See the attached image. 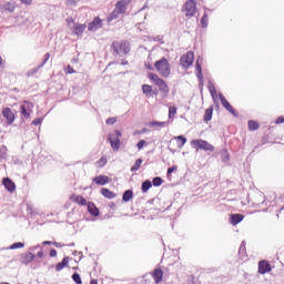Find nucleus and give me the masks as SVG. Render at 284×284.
<instances>
[{
    "mask_svg": "<svg viewBox=\"0 0 284 284\" xmlns=\"http://www.w3.org/2000/svg\"><path fill=\"white\" fill-rule=\"evenodd\" d=\"M148 78L150 79V81H152V83H154V85H156V88H159L162 94V99H168V97H170V85H168V82H165V80L159 77V74L152 72L148 74Z\"/></svg>",
    "mask_w": 284,
    "mask_h": 284,
    "instance_id": "obj_1",
    "label": "nucleus"
},
{
    "mask_svg": "<svg viewBox=\"0 0 284 284\" xmlns=\"http://www.w3.org/2000/svg\"><path fill=\"white\" fill-rule=\"evenodd\" d=\"M154 68L160 74V77H163L164 79H168L172 74V67L170 65V61L168 58H162L154 62Z\"/></svg>",
    "mask_w": 284,
    "mask_h": 284,
    "instance_id": "obj_2",
    "label": "nucleus"
},
{
    "mask_svg": "<svg viewBox=\"0 0 284 284\" xmlns=\"http://www.w3.org/2000/svg\"><path fill=\"white\" fill-rule=\"evenodd\" d=\"M130 3H132V0H119L115 3L114 10L109 17V21H114V19H119V17L125 14V12H128V6H130Z\"/></svg>",
    "mask_w": 284,
    "mask_h": 284,
    "instance_id": "obj_3",
    "label": "nucleus"
},
{
    "mask_svg": "<svg viewBox=\"0 0 284 284\" xmlns=\"http://www.w3.org/2000/svg\"><path fill=\"white\" fill-rule=\"evenodd\" d=\"M111 48L115 54H121L123 57L130 54V42L125 40L113 42Z\"/></svg>",
    "mask_w": 284,
    "mask_h": 284,
    "instance_id": "obj_4",
    "label": "nucleus"
},
{
    "mask_svg": "<svg viewBox=\"0 0 284 284\" xmlns=\"http://www.w3.org/2000/svg\"><path fill=\"white\" fill-rule=\"evenodd\" d=\"M191 146L194 148V150H204V152H214V145H212L210 142L203 140V139H196L192 140Z\"/></svg>",
    "mask_w": 284,
    "mask_h": 284,
    "instance_id": "obj_5",
    "label": "nucleus"
},
{
    "mask_svg": "<svg viewBox=\"0 0 284 284\" xmlns=\"http://www.w3.org/2000/svg\"><path fill=\"white\" fill-rule=\"evenodd\" d=\"M182 12H185L187 19H192L196 14V1L187 0L183 6Z\"/></svg>",
    "mask_w": 284,
    "mask_h": 284,
    "instance_id": "obj_6",
    "label": "nucleus"
},
{
    "mask_svg": "<svg viewBox=\"0 0 284 284\" xmlns=\"http://www.w3.org/2000/svg\"><path fill=\"white\" fill-rule=\"evenodd\" d=\"M121 136L122 134L120 131H114V133L110 135L109 141L113 152H119V150H121Z\"/></svg>",
    "mask_w": 284,
    "mask_h": 284,
    "instance_id": "obj_7",
    "label": "nucleus"
},
{
    "mask_svg": "<svg viewBox=\"0 0 284 284\" xmlns=\"http://www.w3.org/2000/svg\"><path fill=\"white\" fill-rule=\"evenodd\" d=\"M220 101L223 108L227 110V112H230L233 116H239V111H236V109L232 106V104L230 103V101H227V99H225V95H223V93H220Z\"/></svg>",
    "mask_w": 284,
    "mask_h": 284,
    "instance_id": "obj_8",
    "label": "nucleus"
},
{
    "mask_svg": "<svg viewBox=\"0 0 284 284\" xmlns=\"http://www.w3.org/2000/svg\"><path fill=\"white\" fill-rule=\"evenodd\" d=\"M180 63L182 68H190L192 63H194V52L189 51L186 54L182 55L180 59Z\"/></svg>",
    "mask_w": 284,
    "mask_h": 284,
    "instance_id": "obj_9",
    "label": "nucleus"
},
{
    "mask_svg": "<svg viewBox=\"0 0 284 284\" xmlns=\"http://www.w3.org/2000/svg\"><path fill=\"white\" fill-rule=\"evenodd\" d=\"M34 108V104L30 101H24V104H21L20 112L24 119H30V110Z\"/></svg>",
    "mask_w": 284,
    "mask_h": 284,
    "instance_id": "obj_10",
    "label": "nucleus"
},
{
    "mask_svg": "<svg viewBox=\"0 0 284 284\" xmlns=\"http://www.w3.org/2000/svg\"><path fill=\"white\" fill-rule=\"evenodd\" d=\"M100 28H103V20L99 17L94 18L93 21L88 24L89 32H97Z\"/></svg>",
    "mask_w": 284,
    "mask_h": 284,
    "instance_id": "obj_11",
    "label": "nucleus"
},
{
    "mask_svg": "<svg viewBox=\"0 0 284 284\" xmlns=\"http://www.w3.org/2000/svg\"><path fill=\"white\" fill-rule=\"evenodd\" d=\"M2 116L7 120V125H12L14 123V113H12L11 108L3 109Z\"/></svg>",
    "mask_w": 284,
    "mask_h": 284,
    "instance_id": "obj_12",
    "label": "nucleus"
},
{
    "mask_svg": "<svg viewBox=\"0 0 284 284\" xmlns=\"http://www.w3.org/2000/svg\"><path fill=\"white\" fill-rule=\"evenodd\" d=\"M267 272H272V265L270 262L262 260L258 262V274H267Z\"/></svg>",
    "mask_w": 284,
    "mask_h": 284,
    "instance_id": "obj_13",
    "label": "nucleus"
},
{
    "mask_svg": "<svg viewBox=\"0 0 284 284\" xmlns=\"http://www.w3.org/2000/svg\"><path fill=\"white\" fill-rule=\"evenodd\" d=\"M151 276L154 281V283H163V270L161 268H155L152 273Z\"/></svg>",
    "mask_w": 284,
    "mask_h": 284,
    "instance_id": "obj_14",
    "label": "nucleus"
},
{
    "mask_svg": "<svg viewBox=\"0 0 284 284\" xmlns=\"http://www.w3.org/2000/svg\"><path fill=\"white\" fill-rule=\"evenodd\" d=\"M34 254L31 253V252H28V253H24L21 255L20 257V262L23 264V265H28L30 263H32L34 261Z\"/></svg>",
    "mask_w": 284,
    "mask_h": 284,
    "instance_id": "obj_15",
    "label": "nucleus"
},
{
    "mask_svg": "<svg viewBox=\"0 0 284 284\" xmlns=\"http://www.w3.org/2000/svg\"><path fill=\"white\" fill-rule=\"evenodd\" d=\"M17 6H14V2H6L4 4L0 6V12H7L12 13L14 12Z\"/></svg>",
    "mask_w": 284,
    "mask_h": 284,
    "instance_id": "obj_16",
    "label": "nucleus"
},
{
    "mask_svg": "<svg viewBox=\"0 0 284 284\" xmlns=\"http://www.w3.org/2000/svg\"><path fill=\"white\" fill-rule=\"evenodd\" d=\"M2 183L8 192H14V190H17V185L10 180V178H4Z\"/></svg>",
    "mask_w": 284,
    "mask_h": 284,
    "instance_id": "obj_17",
    "label": "nucleus"
},
{
    "mask_svg": "<svg viewBox=\"0 0 284 284\" xmlns=\"http://www.w3.org/2000/svg\"><path fill=\"white\" fill-rule=\"evenodd\" d=\"M83 32H85V24L75 23L73 28V34H75V37H82Z\"/></svg>",
    "mask_w": 284,
    "mask_h": 284,
    "instance_id": "obj_18",
    "label": "nucleus"
},
{
    "mask_svg": "<svg viewBox=\"0 0 284 284\" xmlns=\"http://www.w3.org/2000/svg\"><path fill=\"white\" fill-rule=\"evenodd\" d=\"M88 212L91 214V216H99L100 214L99 207H97V205H94L92 202L88 203Z\"/></svg>",
    "mask_w": 284,
    "mask_h": 284,
    "instance_id": "obj_19",
    "label": "nucleus"
},
{
    "mask_svg": "<svg viewBox=\"0 0 284 284\" xmlns=\"http://www.w3.org/2000/svg\"><path fill=\"white\" fill-rule=\"evenodd\" d=\"M70 257H63V260L55 265V272H61L64 267H68Z\"/></svg>",
    "mask_w": 284,
    "mask_h": 284,
    "instance_id": "obj_20",
    "label": "nucleus"
},
{
    "mask_svg": "<svg viewBox=\"0 0 284 284\" xmlns=\"http://www.w3.org/2000/svg\"><path fill=\"white\" fill-rule=\"evenodd\" d=\"M93 183H95V185H105L108 184V176L105 175H99L93 178Z\"/></svg>",
    "mask_w": 284,
    "mask_h": 284,
    "instance_id": "obj_21",
    "label": "nucleus"
},
{
    "mask_svg": "<svg viewBox=\"0 0 284 284\" xmlns=\"http://www.w3.org/2000/svg\"><path fill=\"white\" fill-rule=\"evenodd\" d=\"M245 219V216L243 214H233L231 216V224L232 225H239V223H241V221H243Z\"/></svg>",
    "mask_w": 284,
    "mask_h": 284,
    "instance_id": "obj_22",
    "label": "nucleus"
},
{
    "mask_svg": "<svg viewBox=\"0 0 284 284\" xmlns=\"http://www.w3.org/2000/svg\"><path fill=\"white\" fill-rule=\"evenodd\" d=\"M70 199L73 201V203H78V205H88V200H85V197L82 195L72 196Z\"/></svg>",
    "mask_w": 284,
    "mask_h": 284,
    "instance_id": "obj_23",
    "label": "nucleus"
},
{
    "mask_svg": "<svg viewBox=\"0 0 284 284\" xmlns=\"http://www.w3.org/2000/svg\"><path fill=\"white\" fill-rule=\"evenodd\" d=\"M212 114H214V105L205 110L204 121H212Z\"/></svg>",
    "mask_w": 284,
    "mask_h": 284,
    "instance_id": "obj_24",
    "label": "nucleus"
},
{
    "mask_svg": "<svg viewBox=\"0 0 284 284\" xmlns=\"http://www.w3.org/2000/svg\"><path fill=\"white\" fill-rule=\"evenodd\" d=\"M261 128V124H258V122L250 120L248 121V130L250 132H256V130H258Z\"/></svg>",
    "mask_w": 284,
    "mask_h": 284,
    "instance_id": "obj_25",
    "label": "nucleus"
},
{
    "mask_svg": "<svg viewBox=\"0 0 284 284\" xmlns=\"http://www.w3.org/2000/svg\"><path fill=\"white\" fill-rule=\"evenodd\" d=\"M174 139H175V141H178L179 149L183 148V145H185V143H187V139L183 135L175 136Z\"/></svg>",
    "mask_w": 284,
    "mask_h": 284,
    "instance_id": "obj_26",
    "label": "nucleus"
},
{
    "mask_svg": "<svg viewBox=\"0 0 284 284\" xmlns=\"http://www.w3.org/2000/svg\"><path fill=\"white\" fill-rule=\"evenodd\" d=\"M8 159V148L6 145H2L0 148V161Z\"/></svg>",
    "mask_w": 284,
    "mask_h": 284,
    "instance_id": "obj_27",
    "label": "nucleus"
},
{
    "mask_svg": "<svg viewBox=\"0 0 284 284\" xmlns=\"http://www.w3.org/2000/svg\"><path fill=\"white\" fill-rule=\"evenodd\" d=\"M142 164H143V160L142 159H138L135 161V163L133 164V166L131 168V172H139V170L141 169Z\"/></svg>",
    "mask_w": 284,
    "mask_h": 284,
    "instance_id": "obj_28",
    "label": "nucleus"
},
{
    "mask_svg": "<svg viewBox=\"0 0 284 284\" xmlns=\"http://www.w3.org/2000/svg\"><path fill=\"white\" fill-rule=\"evenodd\" d=\"M152 187V182L150 180H146L142 183V192L145 194Z\"/></svg>",
    "mask_w": 284,
    "mask_h": 284,
    "instance_id": "obj_29",
    "label": "nucleus"
},
{
    "mask_svg": "<svg viewBox=\"0 0 284 284\" xmlns=\"http://www.w3.org/2000/svg\"><path fill=\"white\" fill-rule=\"evenodd\" d=\"M132 196H133L132 191L128 190V191H125L123 193V197L122 199H123L124 203H128V202L132 201Z\"/></svg>",
    "mask_w": 284,
    "mask_h": 284,
    "instance_id": "obj_30",
    "label": "nucleus"
},
{
    "mask_svg": "<svg viewBox=\"0 0 284 284\" xmlns=\"http://www.w3.org/2000/svg\"><path fill=\"white\" fill-rule=\"evenodd\" d=\"M41 68H43L41 64H38L36 68L30 69L27 72V77H34V74H37V72H39V70H41Z\"/></svg>",
    "mask_w": 284,
    "mask_h": 284,
    "instance_id": "obj_31",
    "label": "nucleus"
},
{
    "mask_svg": "<svg viewBox=\"0 0 284 284\" xmlns=\"http://www.w3.org/2000/svg\"><path fill=\"white\" fill-rule=\"evenodd\" d=\"M166 122L152 121L150 122V128H165Z\"/></svg>",
    "mask_w": 284,
    "mask_h": 284,
    "instance_id": "obj_32",
    "label": "nucleus"
},
{
    "mask_svg": "<svg viewBox=\"0 0 284 284\" xmlns=\"http://www.w3.org/2000/svg\"><path fill=\"white\" fill-rule=\"evenodd\" d=\"M142 92H143V94H152V85L143 84L142 85Z\"/></svg>",
    "mask_w": 284,
    "mask_h": 284,
    "instance_id": "obj_33",
    "label": "nucleus"
},
{
    "mask_svg": "<svg viewBox=\"0 0 284 284\" xmlns=\"http://www.w3.org/2000/svg\"><path fill=\"white\" fill-rule=\"evenodd\" d=\"M21 247H26L23 242H16L10 246V250H21Z\"/></svg>",
    "mask_w": 284,
    "mask_h": 284,
    "instance_id": "obj_34",
    "label": "nucleus"
},
{
    "mask_svg": "<svg viewBox=\"0 0 284 284\" xmlns=\"http://www.w3.org/2000/svg\"><path fill=\"white\" fill-rule=\"evenodd\" d=\"M72 281H74L75 284H83V281L81 280V275L79 273H73Z\"/></svg>",
    "mask_w": 284,
    "mask_h": 284,
    "instance_id": "obj_35",
    "label": "nucleus"
},
{
    "mask_svg": "<svg viewBox=\"0 0 284 284\" xmlns=\"http://www.w3.org/2000/svg\"><path fill=\"white\" fill-rule=\"evenodd\" d=\"M153 185H154V187H159V186L163 185V179H161L159 176L154 178Z\"/></svg>",
    "mask_w": 284,
    "mask_h": 284,
    "instance_id": "obj_36",
    "label": "nucleus"
},
{
    "mask_svg": "<svg viewBox=\"0 0 284 284\" xmlns=\"http://www.w3.org/2000/svg\"><path fill=\"white\" fill-rule=\"evenodd\" d=\"M176 114V106H170L169 108V119H174Z\"/></svg>",
    "mask_w": 284,
    "mask_h": 284,
    "instance_id": "obj_37",
    "label": "nucleus"
},
{
    "mask_svg": "<svg viewBox=\"0 0 284 284\" xmlns=\"http://www.w3.org/2000/svg\"><path fill=\"white\" fill-rule=\"evenodd\" d=\"M201 26L202 28H207V13H204L201 19Z\"/></svg>",
    "mask_w": 284,
    "mask_h": 284,
    "instance_id": "obj_38",
    "label": "nucleus"
},
{
    "mask_svg": "<svg viewBox=\"0 0 284 284\" xmlns=\"http://www.w3.org/2000/svg\"><path fill=\"white\" fill-rule=\"evenodd\" d=\"M97 163H98V168H103V165L108 163V159L105 156H102L100 161H98Z\"/></svg>",
    "mask_w": 284,
    "mask_h": 284,
    "instance_id": "obj_39",
    "label": "nucleus"
},
{
    "mask_svg": "<svg viewBox=\"0 0 284 284\" xmlns=\"http://www.w3.org/2000/svg\"><path fill=\"white\" fill-rule=\"evenodd\" d=\"M48 61H50V53L44 54V58H43L42 62L40 63V65L43 68V65H45L48 63Z\"/></svg>",
    "mask_w": 284,
    "mask_h": 284,
    "instance_id": "obj_40",
    "label": "nucleus"
},
{
    "mask_svg": "<svg viewBox=\"0 0 284 284\" xmlns=\"http://www.w3.org/2000/svg\"><path fill=\"white\" fill-rule=\"evenodd\" d=\"M209 91L211 92V95L213 97V99L216 97V88H214L213 84H211L209 87Z\"/></svg>",
    "mask_w": 284,
    "mask_h": 284,
    "instance_id": "obj_41",
    "label": "nucleus"
},
{
    "mask_svg": "<svg viewBox=\"0 0 284 284\" xmlns=\"http://www.w3.org/2000/svg\"><path fill=\"white\" fill-rule=\"evenodd\" d=\"M148 142H145V140H141L138 144L136 148L138 150H143V148H145Z\"/></svg>",
    "mask_w": 284,
    "mask_h": 284,
    "instance_id": "obj_42",
    "label": "nucleus"
},
{
    "mask_svg": "<svg viewBox=\"0 0 284 284\" xmlns=\"http://www.w3.org/2000/svg\"><path fill=\"white\" fill-rule=\"evenodd\" d=\"M65 72H67V74H74V72H77V71L71 65H68L65 69Z\"/></svg>",
    "mask_w": 284,
    "mask_h": 284,
    "instance_id": "obj_43",
    "label": "nucleus"
},
{
    "mask_svg": "<svg viewBox=\"0 0 284 284\" xmlns=\"http://www.w3.org/2000/svg\"><path fill=\"white\" fill-rule=\"evenodd\" d=\"M42 121L43 120L41 118H37L32 121V125H41Z\"/></svg>",
    "mask_w": 284,
    "mask_h": 284,
    "instance_id": "obj_44",
    "label": "nucleus"
},
{
    "mask_svg": "<svg viewBox=\"0 0 284 284\" xmlns=\"http://www.w3.org/2000/svg\"><path fill=\"white\" fill-rule=\"evenodd\" d=\"M178 169H179V168H178L176 165L169 168V169H168V174L170 175V174H172L173 172H176Z\"/></svg>",
    "mask_w": 284,
    "mask_h": 284,
    "instance_id": "obj_45",
    "label": "nucleus"
},
{
    "mask_svg": "<svg viewBox=\"0 0 284 284\" xmlns=\"http://www.w3.org/2000/svg\"><path fill=\"white\" fill-rule=\"evenodd\" d=\"M101 194H102V196H104V199H108V189L103 187L101 190Z\"/></svg>",
    "mask_w": 284,
    "mask_h": 284,
    "instance_id": "obj_46",
    "label": "nucleus"
},
{
    "mask_svg": "<svg viewBox=\"0 0 284 284\" xmlns=\"http://www.w3.org/2000/svg\"><path fill=\"white\" fill-rule=\"evenodd\" d=\"M108 123H109V125H114V123H116V118H110L108 120Z\"/></svg>",
    "mask_w": 284,
    "mask_h": 284,
    "instance_id": "obj_47",
    "label": "nucleus"
},
{
    "mask_svg": "<svg viewBox=\"0 0 284 284\" xmlns=\"http://www.w3.org/2000/svg\"><path fill=\"white\" fill-rule=\"evenodd\" d=\"M49 256H51V258H54V256H57V250L52 248L49 253Z\"/></svg>",
    "mask_w": 284,
    "mask_h": 284,
    "instance_id": "obj_48",
    "label": "nucleus"
},
{
    "mask_svg": "<svg viewBox=\"0 0 284 284\" xmlns=\"http://www.w3.org/2000/svg\"><path fill=\"white\" fill-rule=\"evenodd\" d=\"M24 6H32V0H20Z\"/></svg>",
    "mask_w": 284,
    "mask_h": 284,
    "instance_id": "obj_49",
    "label": "nucleus"
},
{
    "mask_svg": "<svg viewBox=\"0 0 284 284\" xmlns=\"http://www.w3.org/2000/svg\"><path fill=\"white\" fill-rule=\"evenodd\" d=\"M196 71L199 72V74L202 73L203 69L201 68V64H199V62H196V67H195Z\"/></svg>",
    "mask_w": 284,
    "mask_h": 284,
    "instance_id": "obj_50",
    "label": "nucleus"
},
{
    "mask_svg": "<svg viewBox=\"0 0 284 284\" xmlns=\"http://www.w3.org/2000/svg\"><path fill=\"white\" fill-rule=\"evenodd\" d=\"M275 123H277V124L284 123V118H283V116H278V118L276 119V122H275Z\"/></svg>",
    "mask_w": 284,
    "mask_h": 284,
    "instance_id": "obj_51",
    "label": "nucleus"
},
{
    "mask_svg": "<svg viewBox=\"0 0 284 284\" xmlns=\"http://www.w3.org/2000/svg\"><path fill=\"white\" fill-rule=\"evenodd\" d=\"M53 245H54L55 247H65V244H61V243H59V242H53Z\"/></svg>",
    "mask_w": 284,
    "mask_h": 284,
    "instance_id": "obj_52",
    "label": "nucleus"
},
{
    "mask_svg": "<svg viewBox=\"0 0 284 284\" xmlns=\"http://www.w3.org/2000/svg\"><path fill=\"white\" fill-rule=\"evenodd\" d=\"M38 258H43V247H41V251L37 254Z\"/></svg>",
    "mask_w": 284,
    "mask_h": 284,
    "instance_id": "obj_53",
    "label": "nucleus"
},
{
    "mask_svg": "<svg viewBox=\"0 0 284 284\" xmlns=\"http://www.w3.org/2000/svg\"><path fill=\"white\" fill-rule=\"evenodd\" d=\"M69 6H77V0H67Z\"/></svg>",
    "mask_w": 284,
    "mask_h": 284,
    "instance_id": "obj_54",
    "label": "nucleus"
},
{
    "mask_svg": "<svg viewBox=\"0 0 284 284\" xmlns=\"http://www.w3.org/2000/svg\"><path fill=\"white\" fill-rule=\"evenodd\" d=\"M42 245H54V242L52 241H44Z\"/></svg>",
    "mask_w": 284,
    "mask_h": 284,
    "instance_id": "obj_55",
    "label": "nucleus"
},
{
    "mask_svg": "<svg viewBox=\"0 0 284 284\" xmlns=\"http://www.w3.org/2000/svg\"><path fill=\"white\" fill-rule=\"evenodd\" d=\"M90 284H99L97 280H91Z\"/></svg>",
    "mask_w": 284,
    "mask_h": 284,
    "instance_id": "obj_56",
    "label": "nucleus"
},
{
    "mask_svg": "<svg viewBox=\"0 0 284 284\" xmlns=\"http://www.w3.org/2000/svg\"><path fill=\"white\" fill-rule=\"evenodd\" d=\"M121 65H128V60H123V61L121 62Z\"/></svg>",
    "mask_w": 284,
    "mask_h": 284,
    "instance_id": "obj_57",
    "label": "nucleus"
},
{
    "mask_svg": "<svg viewBox=\"0 0 284 284\" xmlns=\"http://www.w3.org/2000/svg\"><path fill=\"white\" fill-rule=\"evenodd\" d=\"M145 68H148V70H152V65L151 64H145Z\"/></svg>",
    "mask_w": 284,
    "mask_h": 284,
    "instance_id": "obj_58",
    "label": "nucleus"
},
{
    "mask_svg": "<svg viewBox=\"0 0 284 284\" xmlns=\"http://www.w3.org/2000/svg\"><path fill=\"white\" fill-rule=\"evenodd\" d=\"M108 199H112V192H108Z\"/></svg>",
    "mask_w": 284,
    "mask_h": 284,
    "instance_id": "obj_59",
    "label": "nucleus"
},
{
    "mask_svg": "<svg viewBox=\"0 0 284 284\" xmlns=\"http://www.w3.org/2000/svg\"><path fill=\"white\" fill-rule=\"evenodd\" d=\"M0 65H3V58L0 55Z\"/></svg>",
    "mask_w": 284,
    "mask_h": 284,
    "instance_id": "obj_60",
    "label": "nucleus"
},
{
    "mask_svg": "<svg viewBox=\"0 0 284 284\" xmlns=\"http://www.w3.org/2000/svg\"><path fill=\"white\" fill-rule=\"evenodd\" d=\"M68 23H74V20L73 19L68 20Z\"/></svg>",
    "mask_w": 284,
    "mask_h": 284,
    "instance_id": "obj_61",
    "label": "nucleus"
},
{
    "mask_svg": "<svg viewBox=\"0 0 284 284\" xmlns=\"http://www.w3.org/2000/svg\"><path fill=\"white\" fill-rule=\"evenodd\" d=\"M69 247H74V243L69 244Z\"/></svg>",
    "mask_w": 284,
    "mask_h": 284,
    "instance_id": "obj_62",
    "label": "nucleus"
},
{
    "mask_svg": "<svg viewBox=\"0 0 284 284\" xmlns=\"http://www.w3.org/2000/svg\"><path fill=\"white\" fill-rule=\"evenodd\" d=\"M40 247V250H41V245H37V246H34V250H37V248H39Z\"/></svg>",
    "mask_w": 284,
    "mask_h": 284,
    "instance_id": "obj_63",
    "label": "nucleus"
},
{
    "mask_svg": "<svg viewBox=\"0 0 284 284\" xmlns=\"http://www.w3.org/2000/svg\"><path fill=\"white\" fill-rule=\"evenodd\" d=\"M0 284H10V283H8V282H2V283H0Z\"/></svg>",
    "mask_w": 284,
    "mask_h": 284,
    "instance_id": "obj_64",
    "label": "nucleus"
}]
</instances>
